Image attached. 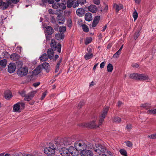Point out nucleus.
<instances>
[{
  "instance_id": "1",
  "label": "nucleus",
  "mask_w": 156,
  "mask_h": 156,
  "mask_svg": "<svg viewBox=\"0 0 156 156\" xmlns=\"http://www.w3.org/2000/svg\"><path fill=\"white\" fill-rule=\"evenodd\" d=\"M50 46L51 48L48 50L47 55L48 56L49 58L51 60L53 58V51L57 50L59 53L61 52V45L59 43L57 44V42L54 39H52L51 41Z\"/></svg>"
},
{
  "instance_id": "2",
  "label": "nucleus",
  "mask_w": 156,
  "mask_h": 156,
  "mask_svg": "<svg viewBox=\"0 0 156 156\" xmlns=\"http://www.w3.org/2000/svg\"><path fill=\"white\" fill-rule=\"evenodd\" d=\"M18 65V69L17 71V74L19 76L22 77L26 75L28 72V68L27 67L25 66L22 67L23 65V63L22 62H16Z\"/></svg>"
},
{
  "instance_id": "3",
  "label": "nucleus",
  "mask_w": 156,
  "mask_h": 156,
  "mask_svg": "<svg viewBox=\"0 0 156 156\" xmlns=\"http://www.w3.org/2000/svg\"><path fill=\"white\" fill-rule=\"evenodd\" d=\"M87 143L86 141L80 140L76 141L74 144L75 149L81 151L85 149H87Z\"/></svg>"
},
{
  "instance_id": "4",
  "label": "nucleus",
  "mask_w": 156,
  "mask_h": 156,
  "mask_svg": "<svg viewBox=\"0 0 156 156\" xmlns=\"http://www.w3.org/2000/svg\"><path fill=\"white\" fill-rule=\"evenodd\" d=\"M109 108L108 107L103 108L101 115L100 116V119L99 120V125H101L103 122L104 119L107 114Z\"/></svg>"
},
{
  "instance_id": "5",
  "label": "nucleus",
  "mask_w": 156,
  "mask_h": 156,
  "mask_svg": "<svg viewBox=\"0 0 156 156\" xmlns=\"http://www.w3.org/2000/svg\"><path fill=\"white\" fill-rule=\"evenodd\" d=\"M95 122V121H93L89 123H84L81 124V126L82 127L90 128L98 127L99 126H97Z\"/></svg>"
},
{
  "instance_id": "6",
  "label": "nucleus",
  "mask_w": 156,
  "mask_h": 156,
  "mask_svg": "<svg viewBox=\"0 0 156 156\" xmlns=\"http://www.w3.org/2000/svg\"><path fill=\"white\" fill-rule=\"evenodd\" d=\"M105 148V147L104 146L98 144L96 145L94 151L95 152H97L99 154H101V153L104 152Z\"/></svg>"
},
{
  "instance_id": "7",
  "label": "nucleus",
  "mask_w": 156,
  "mask_h": 156,
  "mask_svg": "<svg viewBox=\"0 0 156 156\" xmlns=\"http://www.w3.org/2000/svg\"><path fill=\"white\" fill-rule=\"evenodd\" d=\"M67 7L70 8L72 7L76 8L78 6V3L76 0H68L66 2Z\"/></svg>"
},
{
  "instance_id": "8",
  "label": "nucleus",
  "mask_w": 156,
  "mask_h": 156,
  "mask_svg": "<svg viewBox=\"0 0 156 156\" xmlns=\"http://www.w3.org/2000/svg\"><path fill=\"white\" fill-rule=\"evenodd\" d=\"M72 140L70 137L65 138L60 142V144L61 145H64V146L70 145L72 143Z\"/></svg>"
},
{
  "instance_id": "9",
  "label": "nucleus",
  "mask_w": 156,
  "mask_h": 156,
  "mask_svg": "<svg viewBox=\"0 0 156 156\" xmlns=\"http://www.w3.org/2000/svg\"><path fill=\"white\" fill-rule=\"evenodd\" d=\"M81 156H93V153L90 150L85 149L80 151Z\"/></svg>"
},
{
  "instance_id": "10",
  "label": "nucleus",
  "mask_w": 156,
  "mask_h": 156,
  "mask_svg": "<svg viewBox=\"0 0 156 156\" xmlns=\"http://www.w3.org/2000/svg\"><path fill=\"white\" fill-rule=\"evenodd\" d=\"M37 92V90L32 91L31 92L28 93L27 95V96L26 97V98H24L25 101H29L31 100L34 97V95Z\"/></svg>"
},
{
  "instance_id": "11",
  "label": "nucleus",
  "mask_w": 156,
  "mask_h": 156,
  "mask_svg": "<svg viewBox=\"0 0 156 156\" xmlns=\"http://www.w3.org/2000/svg\"><path fill=\"white\" fill-rule=\"evenodd\" d=\"M51 149L49 147H46L44 149V153L46 154L50 155L51 156H53L54 155L55 151L53 150H51Z\"/></svg>"
},
{
  "instance_id": "12",
  "label": "nucleus",
  "mask_w": 156,
  "mask_h": 156,
  "mask_svg": "<svg viewBox=\"0 0 156 156\" xmlns=\"http://www.w3.org/2000/svg\"><path fill=\"white\" fill-rule=\"evenodd\" d=\"M60 152V154L62 156H69L70 155L68 149L63 147L61 148Z\"/></svg>"
},
{
  "instance_id": "13",
  "label": "nucleus",
  "mask_w": 156,
  "mask_h": 156,
  "mask_svg": "<svg viewBox=\"0 0 156 156\" xmlns=\"http://www.w3.org/2000/svg\"><path fill=\"white\" fill-rule=\"evenodd\" d=\"M42 69V66L41 65L38 66L32 72V75H37L39 74L41 71Z\"/></svg>"
},
{
  "instance_id": "14",
  "label": "nucleus",
  "mask_w": 156,
  "mask_h": 156,
  "mask_svg": "<svg viewBox=\"0 0 156 156\" xmlns=\"http://www.w3.org/2000/svg\"><path fill=\"white\" fill-rule=\"evenodd\" d=\"M16 68L14 64H9L8 67V72L10 73H13Z\"/></svg>"
},
{
  "instance_id": "15",
  "label": "nucleus",
  "mask_w": 156,
  "mask_h": 156,
  "mask_svg": "<svg viewBox=\"0 0 156 156\" xmlns=\"http://www.w3.org/2000/svg\"><path fill=\"white\" fill-rule=\"evenodd\" d=\"M56 19L57 21H59L58 22L59 24H63L65 21V17L62 16V15L59 14L58 15Z\"/></svg>"
},
{
  "instance_id": "16",
  "label": "nucleus",
  "mask_w": 156,
  "mask_h": 156,
  "mask_svg": "<svg viewBox=\"0 0 156 156\" xmlns=\"http://www.w3.org/2000/svg\"><path fill=\"white\" fill-rule=\"evenodd\" d=\"M4 96L6 99L9 100L12 97L11 92L8 90H6L4 92Z\"/></svg>"
},
{
  "instance_id": "17",
  "label": "nucleus",
  "mask_w": 156,
  "mask_h": 156,
  "mask_svg": "<svg viewBox=\"0 0 156 156\" xmlns=\"http://www.w3.org/2000/svg\"><path fill=\"white\" fill-rule=\"evenodd\" d=\"M85 12V10L82 8H79L76 11V13L79 16H83Z\"/></svg>"
},
{
  "instance_id": "18",
  "label": "nucleus",
  "mask_w": 156,
  "mask_h": 156,
  "mask_svg": "<svg viewBox=\"0 0 156 156\" xmlns=\"http://www.w3.org/2000/svg\"><path fill=\"white\" fill-rule=\"evenodd\" d=\"M88 10L93 13H96L97 11V8L95 5H91L88 7Z\"/></svg>"
},
{
  "instance_id": "19",
  "label": "nucleus",
  "mask_w": 156,
  "mask_h": 156,
  "mask_svg": "<svg viewBox=\"0 0 156 156\" xmlns=\"http://www.w3.org/2000/svg\"><path fill=\"white\" fill-rule=\"evenodd\" d=\"M85 19L87 21H90L92 20V14L90 12H87L85 15Z\"/></svg>"
},
{
  "instance_id": "20",
  "label": "nucleus",
  "mask_w": 156,
  "mask_h": 156,
  "mask_svg": "<svg viewBox=\"0 0 156 156\" xmlns=\"http://www.w3.org/2000/svg\"><path fill=\"white\" fill-rule=\"evenodd\" d=\"M53 2L50 4H52V7L54 9H57L60 7V3L58 2H56L55 0H52Z\"/></svg>"
},
{
  "instance_id": "21",
  "label": "nucleus",
  "mask_w": 156,
  "mask_h": 156,
  "mask_svg": "<svg viewBox=\"0 0 156 156\" xmlns=\"http://www.w3.org/2000/svg\"><path fill=\"white\" fill-rule=\"evenodd\" d=\"M47 33L48 35H51L54 32V30L50 26H48L46 28Z\"/></svg>"
},
{
  "instance_id": "22",
  "label": "nucleus",
  "mask_w": 156,
  "mask_h": 156,
  "mask_svg": "<svg viewBox=\"0 0 156 156\" xmlns=\"http://www.w3.org/2000/svg\"><path fill=\"white\" fill-rule=\"evenodd\" d=\"M41 66L42 67L46 70L47 73H48L49 72V64L48 63L46 62L44 63Z\"/></svg>"
},
{
  "instance_id": "23",
  "label": "nucleus",
  "mask_w": 156,
  "mask_h": 156,
  "mask_svg": "<svg viewBox=\"0 0 156 156\" xmlns=\"http://www.w3.org/2000/svg\"><path fill=\"white\" fill-rule=\"evenodd\" d=\"M49 58L48 56L46 53L43 54L40 58V60L42 62L47 61Z\"/></svg>"
},
{
  "instance_id": "24",
  "label": "nucleus",
  "mask_w": 156,
  "mask_h": 156,
  "mask_svg": "<svg viewBox=\"0 0 156 156\" xmlns=\"http://www.w3.org/2000/svg\"><path fill=\"white\" fill-rule=\"evenodd\" d=\"M55 37L57 40L63 39L64 38V35L58 33L55 35Z\"/></svg>"
},
{
  "instance_id": "25",
  "label": "nucleus",
  "mask_w": 156,
  "mask_h": 156,
  "mask_svg": "<svg viewBox=\"0 0 156 156\" xmlns=\"http://www.w3.org/2000/svg\"><path fill=\"white\" fill-rule=\"evenodd\" d=\"M19 103H17L14 105L13 111L14 112H18L20 109V106L19 105Z\"/></svg>"
},
{
  "instance_id": "26",
  "label": "nucleus",
  "mask_w": 156,
  "mask_h": 156,
  "mask_svg": "<svg viewBox=\"0 0 156 156\" xmlns=\"http://www.w3.org/2000/svg\"><path fill=\"white\" fill-rule=\"evenodd\" d=\"M138 80H145L148 79V77L143 74H139Z\"/></svg>"
},
{
  "instance_id": "27",
  "label": "nucleus",
  "mask_w": 156,
  "mask_h": 156,
  "mask_svg": "<svg viewBox=\"0 0 156 156\" xmlns=\"http://www.w3.org/2000/svg\"><path fill=\"white\" fill-rule=\"evenodd\" d=\"M19 57V55L18 54L16 53H13L10 56L11 58L15 61L18 59Z\"/></svg>"
},
{
  "instance_id": "28",
  "label": "nucleus",
  "mask_w": 156,
  "mask_h": 156,
  "mask_svg": "<svg viewBox=\"0 0 156 156\" xmlns=\"http://www.w3.org/2000/svg\"><path fill=\"white\" fill-rule=\"evenodd\" d=\"M7 63V61L6 59H3L0 61V65L2 68L5 67Z\"/></svg>"
},
{
  "instance_id": "29",
  "label": "nucleus",
  "mask_w": 156,
  "mask_h": 156,
  "mask_svg": "<svg viewBox=\"0 0 156 156\" xmlns=\"http://www.w3.org/2000/svg\"><path fill=\"white\" fill-rule=\"evenodd\" d=\"M140 30L141 29L140 28H138L136 31L134 35V39L135 40H136L137 38H138L139 36L140 35Z\"/></svg>"
},
{
  "instance_id": "30",
  "label": "nucleus",
  "mask_w": 156,
  "mask_h": 156,
  "mask_svg": "<svg viewBox=\"0 0 156 156\" xmlns=\"http://www.w3.org/2000/svg\"><path fill=\"white\" fill-rule=\"evenodd\" d=\"M81 26L82 27V29L83 31L86 33H87L89 32V29L87 25L86 24L82 23Z\"/></svg>"
},
{
  "instance_id": "31",
  "label": "nucleus",
  "mask_w": 156,
  "mask_h": 156,
  "mask_svg": "<svg viewBox=\"0 0 156 156\" xmlns=\"http://www.w3.org/2000/svg\"><path fill=\"white\" fill-rule=\"evenodd\" d=\"M115 6V10L116 12H118L119 10H120L121 9L123 8V6L121 4L119 5L117 4H115L114 6Z\"/></svg>"
},
{
  "instance_id": "32",
  "label": "nucleus",
  "mask_w": 156,
  "mask_h": 156,
  "mask_svg": "<svg viewBox=\"0 0 156 156\" xmlns=\"http://www.w3.org/2000/svg\"><path fill=\"white\" fill-rule=\"evenodd\" d=\"M9 5L5 2H2V4L1 5L2 7H1V9L2 10H4L7 9L9 6Z\"/></svg>"
},
{
  "instance_id": "33",
  "label": "nucleus",
  "mask_w": 156,
  "mask_h": 156,
  "mask_svg": "<svg viewBox=\"0 0 156 156\" xmlns=\"http://www.w3.org/2000/svg\"><path fill=\"white\" fill-rule=\"evenodd\" d=\"M139 74L137 73H133L130 75L129 77L131 79L138 80Z\"/></svg>"
},
{
  "instance_id": "34",
  "label": "nucleus",
  "mask_w": 156,
  "mask_h": 156,
  "mask_svg": "<svg viewBox=\"0 0 156 156\" xmlns=\"http://www.w3.org/2000/svg\"><path fill=\"white\" fill-rule=\"evenodd\" d=\"M93 56V54L88 53L85 55L84 58L86 60H87L92 58Z\"/></svg>"
},
{
  "instance_id": "35",
  "label": "nucleus",
  "mask_w": 156,
  "mask_h": 156,
  "mask_svg": "<svg viewBox=\"0 0 156 156\" xmlns=\"http://www.w3.org/2000/svg\"><path fill=\"white\" fill-rule=\"evenodd\" d=\"M141 107L147 109L150 108L151 106L150 104L149 103H146L142 104Z\"/></svg>"
},
{
  "instance_id": "36",
  "label": "nucleus",
  "mask_w": 156,
  "mask_h": 156,
  "mask_svg": "<svg viewBox=\"0 0 156 156\" xmlns=\"http://www.w3.org/2000/svg\"><path fill=\"white\" fill-rule=\"evenodd\" d=\"M113 69V66L111 63H109L107 66V70L108 72H112Z\"/></svg>"
},
{
  "instance_id": "37",
  "label": "nucleus",
  "mask_w": 156,
  "mask_h": 156,
  "mask_svg": "<svg viewBox=\"0 0 156 156\" xmlns=\"http://www.w3.org/2000/svg\"><path fill=\"white\" fill-rule=\"evenodd\" d=\"M49 147L51 149H52L51 150H53L54 151L55 150L58 149V147L56 148L55 146V145L51 143H50L49 144Z\"/></svg>"
},
{
  "instance_id": "38",
  "label": "nucleus",
  "mask_w": 156,
  "mask_h": 156,
  "mask_svg": "<svg viewBox=\"0 0 156 156\" xmlns=\"http://www.w3.org/2000/svg\"><path fill=\"white\" fill-rule=\"evenodd\" d=\"M79 150H76L75 149L73 152L71 153V154L73 156H77L79 154Z\"/></svg>"
},
{
  "instance_id": "39",
  "label": "nucleus",
  "mask_w": 156,
  "mask_h": 156,
  "mask_svg": "<svg viewBox=\"0 0 156 156\" xmlns=\"http://www.w3.org/2000/svg\"><path fill=\"white\" fill-rule=\"evenodd\" d=\"M59 32L62 34H64L66 31V27H59Z\"/></svg>"
},
{
  "instance_id": "40",
  "label": "nucleus",
  "mask_w": 156,
  "mask_h": 156,
  "mask_svg": "<svg viewBox=\"0 0 156 156\" xmlns=\"http://www.w3.org/2000/svg\"><path fill=\"white\" fill-rule=\"evenodd\" d=\"M119 152L121 154H122V155L124 156H127V152L124 149H121L119 150Z\"/></svg>"
},
{
  "instance_id": "41",
  "label": "nucleus",
  "mask_w": 156,
  "mask_h": 156,
  "mask_svg": "<svg viewBox=\"0 0 156 156\" xmlns=\"http://www.w3.org/2000/svg\"><path fill=\"white\" fill-rule=\"evenodd\" d=\"M92 41V38L91 37L87 38L86 39L84 43L86 45H87L90 43Z\"/></svg>"
},
{
  "instance_id": "42",
  "label": "nucleus",
  "mask_w": 156,
  "mask_h": 156,
  "mask_svg": "<svg viewBox=\"0 0 156 156\" xmlns=\"http://www.w3.org/2000/svg\"><path fill=\"white\" fill-rule=\"evenodd\" d=\"M95 147H94V145L90 143L88 144V146H87V149H95Z\"/></svg>"
},
{
  "instance_id": "43",
  "label": "nucleus",
  "mask_w": 156,
  "mask_h": 156,
  "mask_svg": "<svg viewBox=\"0 0 156 156\" xmlns=\"http://www.w3.org/2000/svg\"><path fill=\"white\" fill-rule=\"evenodd\" d=\"M126 145L128 147H130L133 146V144L131 142L129 141H126L125 142Z\"/></svg>"
},
{
  "instance_id": "44",
  "label": "nucleus",
  "mask_w": 156,
  "mask_h": 156,
  "mask_svg": "<svg viewBox=\"0 0 156 156\" xmlns=\"http://www.w3.org/2000/svg\"><path fill=\"white\" fill-rule=\"evenodd\" d=\"M78 5L79 4L83 5L86 2V0H77L76 1Z\"/></svg>"
},
{
  "instance_id": "45",
  "label": "nucleus",
  "mask_w": 156,
  "mask_h": 156,
  "mask_svg": "<svg viewBox=\"0 0 156 156\" xmlns=\"http://www.w3.org/2000/svg\"><path fill=\"white\" fill-rule=\"evenodd\" d=\"M149 113L156 114V108H153L151 110H149L147 111Z\"/></svg>"
},
{
  "instance_id": "46",
  "label": "nucleus",
  "mask_w": 156,
  "mask_h": 156,
  "mask_svg": "<svg viewBox=\"0 0 156 156\" xmlns=\"http://www.w3.org/2000/svg\"><path fill=\"white\" fill-rule=\"evenodd\" d=\"M114 121L115 122L119 123L121 121V119L119 117H116L114 118Z\"/></svg>"
},
{
  "instance_id": "47",
  "label": "nucleus",
  "mask_w": 156,
  "mask_h": 156,
  "mask_svg": "<svg viewBox=\"0 0 156 156\" xmlns=\"http://www.w3.org/2000/svg\"><path fill=\"white\" fill-rule=\"evenodd\" d=\"M41 1L43 4L47 3L48 2L50 4L53 2L52 0H41Z\"/></svg>"
},
{
  "instance_id": "48",
  "label": "nucleus",
  "mask_w": 156,
  "mask_h": 156,
  "mask_svg": "<svg viewBox=\"0 0 156 156\" xmlns=\"http://www.w3.org/2000/svg\"><path fill=\"white\" fill-rule=\"evenodd\" d=\"M147 137L150 139H156V133L153 134L151 135H148Z\"/></svg>"
},
{
  "instance_id": "49",
  "label": "nucleus",
  "mask_w": 156,
  "mask_h": 156,
  "mask_svg": "<svg viewBox=\"0 0 156 156\" xmlns=\"http://www.w3.org/2000/svg\"><path fill=\"white\" fill-rule=\"evenodd\" d=\"M133 16L134 21L136 20L138 17V13L136 11H134L133 13Z\"/></svg>"
},
{
  "instance_id": "50",
  "label": "nucleus",
  "mask_w": 156,
  "mask_h": 156,
  "mask_svg": "<svg viewBox=\"0 0 156 156\" xmlns=\"http://www.w3.org/2000/svg\"><path fill=\"white\" fill-rule=\"evenodd\" d=\"M75 149V147H74L73 146L70 147L69 148V149H68V151H69V153L71 154V153L73 152V151H74Z\"/></svg>"
},
{
  "instance_id": "51",
  "label": "nucleus",
  "mask_w": 156,
  "mask_h": 156,
  "mask_svg": "<svg viewBox=\"0 0 156 156\" xmlns=\"http://www.w3.org/2000/svg\"><path fill=\"white\" fill-rule=\"evenodd\" d=\"M100 20V16H97L94 18L93 21L95 22H98L99 23V21Z\"/></svg>"
},
{
  "instance_id": "52",
  "label": "nucleus",
  "mask_w": 156,
  "mask_h": 156,
  "mask_svg": "<svg viewBox=\"0 0 156 156\" xmlns=\"http://www.w3.org/2000/svg\"><path fill=\"white\" fill-rule=\"evenodd\" d=\"M84 104L85 102L83 101H80L78 105V108H81L84 105Z\"/></svg>"
},
{
  "instance_id": "53",
  "label": "nucleus",
  "mask_w": 156,
  "mask_h": 156,
  "mask_svg": "<svg viewBox=\"0 0 156 156\" xmlns=\"http://www.w3.org/2000/svg\"><path fill=\"white\" fill-rule=\"evenodd\" d=\"M121 53L117 51L115 54L113 55V57L115 58H117L119 57V55Z\"/></svg>"
},
{
  "instance_id": "54",
  "label": "nucleus",
  "mask_w": 156,
  "mask_h": 156,
  "mask_svg": "<svg viewBox=\"0 0 156 156\" xmlns=\"http://www.w3.org/2000/svg\"><path fill=\"white\" fill-rule=\"evenodd\" d=\"M18 103H19V105H20V107H21V109H24L25 107V104L22 102H19Z\"/></svg>"
},
{
  "instance_id": "55",
  "label": "nucleus",
  "mask_w": 156,
  "mask_h": 156,
  "mask_svg": "<svg viewBox=\"0 0 156 156\" xmlns=\"http://www.w3.org/2000/svg\"><path fill=\"white\" fill-rule=\"evenodd\" d=\"M20 94L23 97H25L26 98V97L27 96V95L26 94V92L25 91L23 90L20 93Z\"/></svg>"
},
{
  "instance_id": "56",
  "label": "nucleus",
  "mask_w": 156,
  "mask_h": 156,
  "mask_svg": "<svg viewBox=\"0 0 156 156\" xmlns=\"http://www.w3.org/2000/svg\"><path fill=\"white\" fill-rule=\"evenodd\" d=\"M60 7L59 8H60L61 9H65L66 8V6L65 4L62 3H60Z\"/></svg>"
},
{
  "instance_id": "57",
  "label": "nucleus",
  "mask_w": 156,
  "mask_h": 156,
  "mask_svg": "<svg viewBox=\"0 0 156 156\" xmlns=\"http://www.w3.org/2000/svg\"><path fill=\"white\" fill-rule=\"evenodd\" d=\"M98 23V22H96L94 21H93L92 24V27H95L97 25Z\"/></svg>"
},
{
  "instance_id": "58",
  "label": "nucleus",
  "mask_w": 156,
  "mask_h": 156,
  "mask_svg": "<svg viewBox=\"0 0 156 156\" xmlns=\"http://www.w3.org/2000/svg\"><path fill=\"white\" fill-rule=\"evenodd\" d=\"M47 93V92L45 91L42 93V96L41 97V100H43L44 98H45V96L46 95Z\"/></svg>"
},
{
  "instance_id": "59",
  "label": "nucleus",
  "mask_w": 156,
  "mask_h": 156,
  "mask_svg": "<svg viewBox=\"0 0 156 156\" xmlns=\"http://www.w3.org/2000/svg\"><path fill=\"white\" fill-rule=\"evenodd\" d=\"M62 57L60 58H59V61L58 62L57 64L56 65L59 66L60 65L61 63L62 62Z\"/></svg>"
},
{
  "instance_id": "60",
  "label": "nucleus",
  "mask_w": 156,
  "mask_h": 156,
  "mask_svg": "<svg viewBox=\"0 0 156 156\" xmlns=\"http://www.w3.org/2000/svg\"><path fill=\"white\" fill-rule=\"evenodd\" d=\"M105 62H102L100 65V67L101 69H102L104 68L105 65Z\"/></svg>"
},
{
  "instance_id": "61",
  "label": "nucleus",
  "mask_w": 156,
  "mask_h": 156,
  "mask_svg": "<svg viewBox=\"0 0 156 156\" xmlns=\"http://www.w3.org/2000/svg\"><path fill=\"white\" fill-rule=\"evenodd\" d=\"M94 3L97 5H98L100 3V0H93Z\"/></svg>"
},
{
  "instance_id": "62",
  "label": "nucleus",
  "mask_w": 156,
  "mask_h": 156,
  "mask_svg": "<svg viewBox=\"0 0 156 156\" xmlns=\"http://www.w3.org/2000/svg\"><path fill=\"white\" fill-rule=\"evenodd\" d=\"M131 66L133 68H137L139 66V65L136 63L132 65Z\"/></svg>"
},
{
  "instance_id": "63",
  "label": "nucleus",
  "mask_w": 156,
  "mask_h": 156,
  "mask_svg": "<svg viewBox=\"0 0 156 156\" xmlns=\"http://www.w3.org/2000/svg\"><path fill=\"white\" fill-rule=\"evenodd\" d=\"M152 8H149L147 9V12H146V15H147L152 10Z\"/></svg>"
},
{
  "instance_id": "64",
  "label": "nucleus",
  "mask_w": 156,
  "mask_h": 156,
  "mask_svg": "<svg viewBox=\"0 0 156 156\" xmlns=\"http://www.w3.org/2000/svg\"><path fill=\"white\" fill-rule=\"evenodd\" d=\"M40 84V82L35 83L33 84V86L34 87H36L38 86Z\"/></svg>"
}]
</instances>
